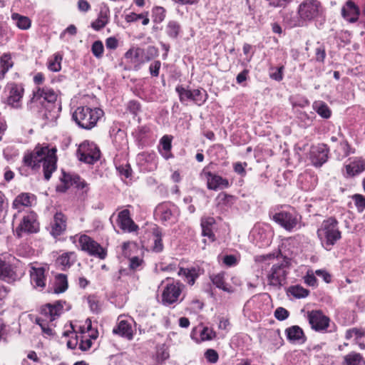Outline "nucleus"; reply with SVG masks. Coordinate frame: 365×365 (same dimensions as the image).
Returning <instances> with one entry per match:
<instances>
[{"label":"nucleus","instance_id":"obj_18","mask_svg":"<svg viewBox=\"0 0 365 365\" xmlns=\"http://www.w3.org/2000/svg\"><path fill=\"white\" fill-rule=\"evenodd\" d=\"M137 160L144 171L152 172L158 167V158L154 153H140L138 155Z\"/></svg>","mask_w":365,"mask_h":365},{"label":"nucleus","instance_id":"obj_17","mask_svg":"<svg viewBox=\"0 0 365 365\" xmlns=\"http://www.w3.org/2000/svg\"><path fill=\"white\" fill-rule=\"evenodd\" d=\"M65 301H56L53 304H46L41 307V314L51 322L59 317L63 313Z\"/></svg>","mask_w":365,"mask_h":365},{"label":"nucleus","instance_id":"obj_28","mask_svg":"<svg viewBox=\"0 0 365 365\" xmlns=\"http://www.w3.org/2000/svg\"><path fill=\"white\" fill-rule=\"evenodd\" d=\"M172 140V136L165 135L160 140L161 148H159V152L165 160L173 158L171 153Z\"/></svg>","mask_w":365,"mask_h":365},{"label":"nucleus","instance_id":"obj_30","mask_svg":"<svg viewBox=\"0 0 365 365\" xmlns=\"http://www.w3.org/2000/svg\"><path fill=\"white\" fill-rule=\"evenodd\" d=\"M165 31L169 38L177 39L182 33V27L178 21L170 20L165 26Z\"/></svg>","mask_w":365,"mask_h":365},{"label":"nucleus","instance_id":"obj_35","mask_svg":"<svg viewBox=\"0 0 365 365\" xmlns=\"http://www.w3.org/2000/svg\"><path fill=\"white\" fill-rule=\"evenodd\" d=\"M61 180L63 183V185L62 187H58V190L62 192H65L70 186L74 185V182H76V180H79V176L77 175H71L63 172Z\"/></svg>","mask_w":365,"mask_h":365},{"label":"nucleus","instance_id":"obj_22","mask_svg":"<svg viewBox=\"0 0 365 365\" xmlns=\"http://www.w3.org/2000/svg\"><path fill=\"white\" fill-rule=\"evenodd\" d=\"M20 278V275L12 266L0 259V279L7 282H14Z\"/></svg>","mask_w":365,"mask_h":365},{"label":"nucleus","instance_id":"obj_47","mask_svg":"<svg viewBox=\"0 0 365 365\" xmlns=\"http://www.w3.org/2000/svg\"><path fill=\"white\" fill-rule=\"evenodd\" d=\"M365 336V331L357 328H353L347 330L345 334L346 339H350L354 338V340L357 341L361 337Z\"/></svg>","mask_w":365,"mask_h":365},{"label":"nucleus","instance_id":"obj_42","mask_svg":"<svg viewBox=\"0 0 365 365\" xmlns=\"http://www.w3.org/2000/svg\"><path fill=\"white\" fill-rule=\"evenodd\" d=\"M153 245L152 246V250L155 252H160L163 250V244L162 241V234L160 231L155 228L153 230Z\"/></svg>","mask_w":365,"mask_h":365},{"label":"nucleus","instance_id":"obj_13","mask_svg":"<svg viewBox=\"0 0 365 365\" xmlns=\"http://www.w3.org/2000/svg\"><path fill=\"white\" fill-rule=\"evenodd\" d=\"M9 91L7 103L13 108H18L21 106V100L24 94V88L23 84L14 82L9 83L6 86Z\"/></svg>","mask_w":365,"mask_h":365},{"label":"nucleus","instance_id":"obj_27","mask_svg":"<svg viewBox=\"0 0 365 365\" xmlns=\"http://www.w3.org/2000/svg\"><path fill=\"white\" fill-rule=\"evenodd\" d=\"M110 11L108 8L101 9L98 18L91 23V27L95 31H100L104 28L109 21Z\"/></svg>","mask_w":365,"mask_h":365},{"label":"nucleus","instance_id":"obj_46","mask_svg":"<svg viewBox=\"0 0 365 365\" xmlns=\"http://www.w3.org/2000/svg\"><path fill=\"white\" fill-rule=\"evenodd\" d=\"M289 292L294 297L300 299L307 297L309 291L299 285H296L290 287Z\"/></svg>","mask_w":365,"mask_h":365},{"label":"nucleus","instance_id":"obj_6","mask_svg":"<svg viewBox=\"0 0 365 365\" xmlns=\"http://www.w3.org/2000/svg\"><path fill=\"white\" fill-rule=\"evenodd\" d=\"M289 269V259L282 258L272 264L270 272L267 275L269 284L272 286L279 287L285 283L287 275Z\"/></svg>","mask_w":365,"mask_h":365},{"label":"nucleus","instance_id":"obj_31","mask_svg":"<svg viewBox=\"0 0 365 365\" xmlns=\"http://www.w3.org/2000/svg\"><path fill=\"white\" fill-rule=\"evenodd\" d=\"M76 255L74 252H64L56 259V264L62 267V269L69 268L76 261Z\"/></svg>","mask_w":365,"mask_h":365},{"label":"nucleus","instance_id":"obj_44","mask_svg":"<svg viewBox=\"0 0 365 365\" xmlns=\"http://www.w3.org/2000/svg\"><path fill=\"white\" fill-rule=\"evenodd\" d=\"M143 50L142 48H132L125 53V58L130 59L132 63H136L139 61V58L143 55Z\"/></svg>","mask_w":365,"mask_h":365},{"label":"nucleus","instance_id":"obj_36","mask_svg":"<svg viewBox=\"0 0 365 365\" xmlns=\"http://www.w3.org/2000/svg\"><path fill=\"white\" fill-rule=\"evenodd\" d=\"M68 289L67 276L64 274H59L56 277L54 283V293L59 294L64 292Z\"/></svg>","mask_w":365,"mask_h":365},{"label":"nucleus","instance_id":"obj_26","mask_svg":"<svg viewBox=\"0 0 365 365\" xmlns=\"http://www.w3.org/2000/svg\"><path fill=\"white\" fill-rule=\"evenodd\" d=\"M113 332L129 340H131L133 337V331L131 324L126 320L119 321L117 327L113 329Z\"/></svg>","mask_w":365,"mask_h":365},{"label":"nucleus","instance_id":"obj_21","mask_svg":"<svg viewBox=\"0 0 365 365\" xmlns=\"http://www.w3.org/2000/svg\"><path fill=\"white\" fill-rule=\"evenodd\" d=\"M66 228V217L61 212H57L51 222V234L57 237L61 235Z\"/></svg>","mask_w":365,"mask_h":365},{"label":"nucleus","instance_id":"obj_15","mask_svg":"<svg viewBox=\"0 0 365 365\" xmlns=\"http://www.w3.org/2000/svg\"><path fill=\"white\" fill-rule=\"evenodd\" d=\"M329 149L324 143L312 146L310 150V160L315 167H321L328 160Z\"/></svg>","mask_w":365,"mask_h":365},{"label":"nucleus","instance_id":"obj_33","mask_svg":"<svg viewBox=\"0 0 365 365\" xmlns=\"http://www.w3.org/2000/svg\"><path fill=\"white\" fill-rule=\"evenodd\" d=\"M14 66L10 53H5L0 57V79H3L6 73Z\"/></svg>","mask_w":365,"mask_h":365},{"label":"nucleus","instance_id":"obj_53","mask_svg":"<svg viewBox=\"0 0 365 365\" xmlns=\"http://www.w3.org/2000/svg\"><path fill=\"white\" fill-rule=\"evenodd\" d=\"M355 205L359 212H362L365 209V197L361 195L356 194L353 197Z\"/></svg>","mask_w":365,"mask_h":365},{"label":"nucleus","instance_id":"obj_32","mask_svg":"<svg viewBox=\"0 0 365 365\" xmlns=\"http://www.w3.org/2000/svg\"><path fill=\"white\" fill-rule=\"evenodd\" d=\"M35 197L34 195L29 193H21L19 195L13 202V207L19 209L21 206L29 207L31 206Z\"/></svg>","mask_w":365,"mask_h":365},{"label":"nucleus","instance_id":"obj_43","mask_svg":"<svg viewBox=\"0 0 365 365\" xmlns=\"http://www.w3.org/2000/svg\"><path fill=\"white\" fill-rule=\"evenodd\" d=\"M178 275L185 277V280L190 284L193 285L197 275L195 274V269L180 268L178 271Z\"/></svg>","mask_w":365,"mask_h":365},{"label":"nucleus","instance_id":"obj_51","mask_svg":"<svg viewBox=\"0 0 365 365\" xmlns=\"http://www.w3.org/2000/svg\"><path fill=\"white\" fill-rule=\"evenodd\" d=\"M205 357L208 362L215 364L218 361L219 355L215 350L209 349L205 352Z\"/></svg>","mask_w":365,"mask_h":365},{"label":"nucleus","instance_id":"obj_49","mask_svg":"<svg viewBox=\"0 0 365 365\" xmlns=\"http://www.w3.org/2000/svg\"><path fill=\"white\" fill-rule=\"evenodd\" d=\"M154 21L162 22L165 18V9L162 6H156L153 10Z\"/></svg>","mask_w":365,"mask_h":365},{"label":"nucleus","instance_id":"obj_41","mask_svg":"<svg viewBox=\"0 0 365 365\" xmlns=\"http://www.w3.org/2000/svg\"><path fill=\"white\" fill-rule=\"evenodd\" d=\"M207 99V93L204 89L192 90V101L197 106H202Z\"/></svg>","mask_w":365,"mask_h":365},{"label":"nucleus","instance_id":"obj_19","mask_svg":"<svg viewBox=\"0 0 365 365\" xmlns=\"http://www.w3.org/2000/svg\"><path fill=\"white\" fill-rule=\"evenodd\" d=\"M118 225L125 232H131L137 230L138 225L130 218L128 210H123L118 213Z\"/></svg>","mask_w":365,"mask_h":365},{"label":"nucleus","instance_id":"obj_11","mask_svg":"<svg viewBox=\"0 0 365 365\" xmlns=\"http://www.w3.org/2000/svg\"><path fill=\"white\" fill-rule=\"evenodd\" d=\"M184 285L179 282L167 284L162 293V302L165 306H169L178 302Z\"/></svg>","mask_w":365,"mask_h":365},{"label":"nucleus","instance_id":"obj_3","mask_svg":"<svg viewBox=\"0 0 365 365\" xmlns=\"http://www.w3.org/2000/svg\"><path fill=\"white\" fill-rule=\"evenodd\" d=\"M317 236L327 250L331 247L341 238V232L339 228V222L334 217H329L324 220L320 227L317 230Z\"/></svg>","mask_w":365,"mask_h":365},{"label":"nucleus","instance_id":"obj_62","mask_svg":"<svg viewBox=\"0 0 365 365\" xmlns=\"http://www.w3.org/2000/svg\"><path fill=\"white\" fill-rule=\"evenodd\" d=\"M282 70L283 66L277 68L274 72L270 73V78L277 81H282L283 78Z\"/></svg>","mask_w":365,"mask_h":365},{"label":"nucleus","instance_id":"obj_56","mask_svg":"<svg viewBox=\"0 0 365 365\" xmlns=\"http://www.w3.org/2000/svg\"><path fill=\"white\" fill-rule=\"evenodd\" d=\"M223 263L227 267L235 266L238 263V259L233 255H225L222 259Z\"/></svg>","mask_w":365,"mask_h":365},{"label":"nucleus","instance_id":"obj_61","mask_svg":"<svg viewBox=\"0 0 365 365\" xmlns=\"http://www.w3.org/2000/svg\"><path fill=\"white\" fill-rule=\"evenodd\" d=\"M141 18H143V14H137L135 13L132 12L129 14H127L125 16V19L128 23H131L137 21L138 20L141 19Z\"/></svg>","mask_w":365,"mask_h":365},{"label":"nucleus","instance_id":"obj_57","mask_svg":"<svg viewBox=\"0 0 365 365\" xmlns=\"http://www.w3.org/2000/svg\"><path fill=\"white\" fill-rule=\"evenodd\" d=\"M315 56H316V60L319 62L323 63L325 57H326V52L325 48L324 46H319L315 50Z\"/></svg>","mask_w":365,"mask_h":365},{"label":"nucleus","instance_id":"obj_23","mask_svg":"<svg viewBox=\"0 0 365 365\" xmlns=\"http://www.w3.org/2000/svg\"><path fill=\"white\" fill-rule=\"evenodd\" d=\"M342 16L351 23L356 22L359 15L358 6L351 0L341 9Z\"/></svg>","mask_w":365,"mask_h":365},{"label":"nucleus","instance_id":"obj_10","mask_svg":"<svg viewBox=\"0 0 365 365\" xmlns=\"http://www.w3.org/2000/svg\"><path fill=\"white\" fill-rule=\"evenodd\" d=\"M78 153L79 155V160L88 164L94 163L101 157V151L96 144L88 140L80 144Z\"/></svg>","mask_w":365,"mask_h":365},{"label":"nucleus","instance_id":"obj_25","mask_svg":"<svg viewBox=\"0 0 365 365\" xmlns=\"http://www.w3.org/2000/svg\"><path fill=\"white\" fill-rule=\"evenodd\" d=\"M226 273L221 272L210 276V279L214 285L218 289L223 290L227 293H232L234 289L232 286L225 282Z\"/></svg>","mask_w":365,"mask_h":365},{"label":"nucleus","instance_id":"obj_7","mask_svg":"<svg viewBox=\"0 0 365 365\" xmlns=\"http://www.w3.org/2000/svg\"><path fill=\"white\" fill-rule=\"evenodd\" d=\"M79 248L89 255L104 259L107 256V251L98 242L90 236L81 235L78 240Z\"/></svg>","mask_w":365,"mask_h":365},{"label":"nucleus","instance_id":"obj_8","mask_svg":"<svg viewBox=\"0 0 365 365\" xmlns=\"http://www.w3.org/2000/svg\"><path fill=\"white\" fill-rule=\"evenodd\" d=\"M321 3L317 0H305L298 7V14L301 21H312L322 14Z\"/></svg>","mask_w":365,"mask_h":365},{"label":"nucleus","instance_id":"obj_1","mask_svg":"<svg viewBox=\"0 0 365 365\" xmlns=\"http://www.w3.org/2000/svg\"><path fill=\"white\" fill-rule=\"evenodd\" d=\"M57 97L58 95L53 89L38 87L34 91L28 107L31 110L41 113L43 118L53 120L61 110V106L56 103Z\"/></svg>","mask_w":365,"mask_h":365},{"label":"nucleus","instance_id":"obj_29","mask_svg":"<svg viewBox=\"0 0 365 365\" xmlns=\"http://www.w3.org/2000/svg\"><path fill=\"white\" fill-rule=\"evenodd\" d=\"M215 222L213 217H205L201 220L202 235L207 237L210 242L215 241V235L212 232V226Z\"/></svg>","mask_w":365,"mask_h":365},{"label":"nucleus","instance_id":"obj_37","mask_svg":"<svg viewBox=\"0 0 365 365\" xmlns=\"http://www.w3.org/2000/svg\"><path fill=\"white\" fill-rule=\"evenodd\" d=\"M11 19L15 21L16 26L21 30H27L31 27V21L26 16L14 13L11 15Z\"/></svg>","mask_w":365,"mask_h":365},{"label":"nucleus","instance_id":"obj_24","mask_svg":"<svg viewBox=\"0 0 365 365\" xmlns=\"http://www.w3.org/2000/svg\"><path fill=\"white\" fill-rule=\"evenodd\" d=\"M285 334L287 339L291 342L304 343L306 340L302 329L297 325L287 328Z\"/></svg>","mask_w":365,"mask_h":365},{"label":"nucleus","instance_id":"obj_2","mask_svg":"<svg viewBox=\"0 0 365 365\" xmlns=\"http://www.w3.org/2000/svg\"><path fill=\"white\" fill-rule=\"evenodd\" d=\"M56 149L48 145H37L32 152L24 155V164L32 169H38L42 163L44 178L48 180L56 168Z\"/></svg>","mask_w":365,"mask_h":365},{"label":"nucleus","instance_id":"obj_34","mask_svg":"<svg viewBox=\"0 0 365 365\" xmlns=\"http://www.w3.org/2000/svg\"><path fill=\"white\" fill-rule=\"evenodd\" d=\"M63 56L60 53H56L48 60V69L52 72H58L61 69Z\"/></svg>","mask_w":365,"mask_h":365},{"label":"nucleus","instance_id":"obj_40","mask_svg":"<svg viewBox=\"0 0 365 365\" xmlns=\"http://www.w3.org/2000/svg\"><path fill=\"white\" fill-rule=\"evenodd\" d=\"M313 108L323 118H329L331 116V110L323 101L314 102L313 103Z\"/></svg>","mask_w":365,"mask_h":365},{"label":"nucleus","instance_id":"obj_9","mask_svg":"<svg viewBox=\"0 0 365 365\" xmlns=\"http://www.w3.org/2000/svg\"><path fill=\"white\" fill-rule=\"evenodd\" d=\"M180 210L175 204L167 202L159 204L155 210V215L163 222L173 224L178 220Z\"/></svg>","mask_w":365,"mask_h":365},{"label":"nucleus","instance_id":"obj_55","mask_svg":"<svg viewBox=\"0 0 365 365\" xmlns=\"http://www.w3.org/2000/svg\"><path fill=\"white\" fill-rule=\"evenodd\" d=\"M200 335L202 341L210 340L215 337V333L207 327H204L201 330Z\"/></svg>","mask_w":365,"mask_h":365},{"label":"nucleus","instance_id":"obj_14","mask_svg":"<svg viewBox=\"0 0 365 365\" xmlns=\"http://www.w3.org/2000/svg\"><path fill=\"white\" fill-rule=\"evenodd\" d=\"M39 230V224L37 222V215L34 212H30L24 216L16 229L19 237L24 233H36Z\"/></svg>","mask_w":365,"mask_h":365},{"label":"nucleus","instance_id":"obj_64","mask_svg":"<svg viewBox=\"0 0 365 365\" xmlns=\"http://www.w3.org/2000/svg\"><path fill=\"white\" fill-rule=\"evenodd\" d=\"M78 8L81 11L86 12L91 9V5L86 0H78Z\"/></svg>","mask_w":365,"mask_h":365},{"label":"nucleus","instance_id":"obj_4","mask_svg":"<svg viewBox=\"0 0 365 365\" xmlns=\"http://www.w3.org/2000/svg\"><path fill=\"white\" fill-rule=\"evenodd\" d=\"M103 115V111L101 108L79 106L73 113L72 118L80 128L91 130Z\"/></svg>","mask_w":365,"mask_h":365},{"label":"nucleus","instance_id":"obj_12","mask_svg":"<svg viewBox=\"0 0 365 365\" xmlns=\"http://www.w3.org/2000/svg\"><path fill=\"white\" fill-rule=\"evenodd\" d=\"M202 178H205L207 181V187L210 190H217L225 189L230 187V182L227 179L223 178L219 175L213 173L204 168L200 173Z\"/></svg>","mask_w":365,"mask_h":365},{"label":"nucleus","instance_id":"obj_48","mask_svg":"<svg viewBox=\"0 0 365 365\" xmlns=\"http://www.w3.org/2000/svg\"><path fill=\"white\" fill-rule=\"evenodd\" d=\"M91 51L95 57L100 58L103 56L104 47L101 41H96L92 44Z\"/></svg>","mask_w":365,"mask_h":365},{"label":"nucleus","instance_id":"obj_54","mask_svg":"<svg viewBox=\"0 0 365 365\" xmlns=\"http://www.w3.org/2000/svg\"><path fill=\"white\" fill-rule=\"evenodd\" d=\"M161 66L160 61H155L150 63L149 66V71L152 76L157 77L159 75V71Z\"/></svg>","mask_w":365,"mask_h":365},{"label":"nucleus","instance_id":"obj_63","mask_svg":"<svg viewBox=\"0 0 365 365\" xmlns=\"http://www.w3.org/2000/svg\"><path fill=\"white\" fill-rule=\"evenodd\" d=\"M76 32V27L74 25H70L60 34V38L63 39L66 34L74 36Z\"/></svg>","mask_w":365,"mask_h":365},{"label":"nucleus","instance_id":"obj_16","mask_svg":"<svg viewBox=\"0 0 365 365\" xmlns=\"http://www.w3.org/2000/svg\"><path fill=\"white\" fill-rule=\"evenodd\" d=\"M308 320L311 327L317 331H324L329 324V319L319 310H313L308 312Z\"/></svg>","mask_w":365,"mask_h":365},{"label":"nucleus","instance_id":"obj_50","mask_svg":"<svg viewBox=\"0 0 365 365\" xmlns=\"http://www.w3.org/2000/svg\"><path fill=\"white\" fill-rule=\"evenodd\" d=\"M47 320L48 319H46V318L45 319L38 318V319H36V324L41 327L42 331L44 334H47L48 336H51L53 334V329L47 324V323H46Z\"/></svg>","mask_w":365,"mask_h":365},{"label":"nucleus","instance_id":"obj_5","mask_svg":"<svg viewBox=\"0 0 365 365\" xmlns=\"http://www.w3.org/2000/svg\"><path fill=\"white\" fill-rule=\"evenodd\" d=\"M272 219L288 232L297 230L302 227V216L294 210L277 212Z\"/></svg>","mask_w":365,"mask_h":365},{"label":"nucleus","instance_id":"obj_39","mask_svg":"<svg viewBox=\"0 0 365 365\" xmlns=\"http://www.w3.org/2000/svg\"><path fill=\"white\" fill-rule=\"evenodd\" d=\"M346 170L349 175H356L365 170V162L364 160L354 161L346 166Z\"/></svg>","mask_w":365,"mask_h":365},{"label":"nucleus","instance_id":"obj_20","mask_svg":"<svg viewBox=\"0 0 365 365\" xmlns=\"http://www.w3.org/2000/svg\"><path fill=\"white\" fill-rule=\"evenodd\" d=\"M30 277L31 283L36 287L43 288L46 286L45 269L30 264Z\"/></svg>","mask_w":365,"mask_h":365},{"label":"nucleus","instance_id":"obj_60","mask_svg":"<svg viewBox=\"0 0 365 365\" xmlns=\"http://www.w3.org/2000/svg\"><path fill=\"white\" fill-rule=\"evenodd\" d=\"M304 282L311 287H316L317 284V280L313 274L307 273L304 277Z\"/></svg>","mask_w":365,"mask_h":365},{"label":"nucleus","instance_id":"obj_52","mask_svg":"<svg viewBox=\"0 0 365 365\" xmlns=\"http://www.w3.org/2000/svg\"><path fill=\"white\" fill-rule=\"evenodd\" d=\"M274 315L277 319L283 321L289 317V313L286 309L278 307L275 309Z\"/></svg>","mask_w":365,"mask_h":365},{"label":"nucleus","instance_id":"obj_45","mask_svg":"<svg viewBox=\"0 0 365 365\" xmlns=\"http://www.w3.org/2000/svg\"><path fill=\"white\" fill-rule=\"evenodd\" d=\"M176 92L179 96L181 103L186 101H192V90L186 89L182 86H178L175 88Z\"/></svg>","mask_w":365,"mask_h":365},{"label":"nucleus","instance_id":"obj_38","mask_svg":"<svg viewBox=\"0 0 365 365\" xmlns=\"http://www.w3.org/2000/svg\"><path fill=\"white\" fill-rule=\"evenodd\" d=\"M345 365H365L362 356L356 352H351L344 357Z\"/></svg>","mask_w":365,"mask_h":365},{"label":"nucleus","instance_id":"obj_59","mask_svg":"<svg viewBox=\"0 0 365 365\" xmlns=\"http://www.w3.org/2000/svg\"><path fill=\"white\" fill-rule=\"evenodd\" d=\"M92 346V341L91 339L86 338L83 339V336L81 337L80 344H79V349L82 351H87Z\"/></svg>","mask_w":365,"mask_h":365},{"label":"nucleus","instance_id":"obj_58","mask_svg":"<svg viewBox=\"0 0 365 365\" xmlns=\"http://www.w3.org/2000/svg\"><path fill=\"white\" fill-rule=\"evenodd\" d=\"M143 260L138 257H133L130 259L129 267L131 269H136L142 265Z\"/></svg>","mask_w":365,"mask_h":365}]
</instances>
